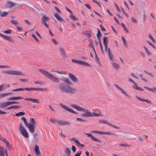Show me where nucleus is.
<instances>
[{"mask_svg":"<svg viewBox=\"0 0 156 156\" xmlns=\"http://www.w3.org/2000/svg\"><path fill=\"white\" fill-rule=\"evenodd\" d=\"M61 81L65 82L60 83L58 85V87L60 91L70 94H73L75 93L76 91V89L70 85L71 84V82L67 78H61Z\"/></svg>","mask_w":156,"mask_h":156,"instance_id":"nucleus-1","label":"nucleus"},{"mask_svg":"<svg viewBox=\"0 0 156 156\" xmlns=\"http://www.w3.org/2000/svg\"><path fill=\"white\" fill-rule=\"evenodd\" d=\"M71 106L78 111H83L84 112V113L81 114L80 115L81 117H91L94 116L97 117L99 116L101 114L100 111L99 109L95 110V111L97 113L95 112H94L91 113L87 109H85L75 105H71Z\"/></svg>","mask_w":156,"mask_h":156,"instance_id":"nucleus-2","label":"nucleus"},{"mask_svg":"<svg viewBox=\"0 0 156 156\" xmlns=\"http://www.w3.org/2000/svg\"><path fill=\"white\" fill-rule=\"evenodd\" d=\"M39 70L45 77L50 79L52 81L55 82L56 83L59 82L60 81L57 78L48 72L42 69H39Z\"/></svg>","mask_w":156,"mask_h":156,"instance_id":"nucleus-3","label":"nucleus"},{"mask_svg":"<svg viewBox=\"0 0 156 156\" xmlns=\"http://www.w3.org/2000/svg\"><path fill=\"white\" fill-rule=\"evenodd\" d=\"M19 130L21 134L25 137L27 138L29 136L28 133L25 128L22 126L21 124H20L19 126Z\"/></svg>","mask_w":156,"mask_h":156,"instance_id":"nucleus-4","label":"nucleus"},{"mask_svg":"<svg viewBox=\"0 0 156 156\" xmlns=\"http://www.w3.org/2000/svg\"><path fill=\"white\" fill-rule=\"evenodd\" d=\"M3 73H5L10 75H23L21 72L19 71L14 70H6L3 72Z\"/></svg>","mask_w":156,"mask_h":156,"instance_id":"nucleus-5","label":"nucleus"},{"mask_svg":"<svg viewBox=\"0 0 156 156\" xmlns=\"http://www.w3.org/2000/svg\"><path fill=\"white\" fill-rule=\"evenodd\" d=\"M59 105L63 108V109H65L66 111H68V112H71L72 113L77 114L78 113L74 111L72 109L70 108H69V107H67L66 105H63V104L62 103H59Z\"/></svg>","mask_w":156,"mask_h":156,"instance_id":"nucleus-6","label":"nucleus"},{"mask_svg":"<svg viewBox=\"0 0 156 156\" xmlns=\"http://www.w3.org/2000/svg\"><path fill=\"white\" fill-rule=\"evenodd\" d=\"M24 90H28L29 91L31 90L43 91L46 90V89L36 87H26L24 88Z\"/></svg>","mask_w":156,"mask_h":156,"instance_id":"nucleus-7","label":"nucleus"},{"mask_svg":"<svg viewBox=\"0 0 156 156\" xmlns=\"http://www.w3.org/2000/svg\"><path fill=\"white\" fill-rule=\"evenodd\" d=\"M69 76L72 82L74 83H76L78 82V80L76 77L72 73H69Z\"/></svg>","mask_w":156,"mask_h":156,"instance_id":"nucleus-8","label":"nucleus"},{"mask_svg":"<svg viewBox=\"0 0 156 156\" xmlns=\"http://www.w3.org/2000/svg\"><path fill=\"white\" fill-rule=\"evenodd\" d=\"M85 134L87 135V137H90L91 138V139L94 140L95 141H97L98 142H99L100 143L101 142V141L98 139L95 138L94 136H93L92 134H90L89 133H86Z\"/></svg>","mask_w":156,"mask_h":156,"instance_id":"nucleus-9","label":"nucleus"},{"mask_svg":"<svg viewBox=\"0 0 156 156\" xmlns=\"http://www.w3.org/2000/svg\"><path fill=\"white\" fill-rule=\"evenodd\" d=\"M26 126L28 127L30 132L31 133H33L34 132L35 128L34 127V125H33V124L31 123H29Z\"/></svg>","mask_w":156,"mask_h":156,"instance_id":"nucleus-10","label":"nucleus"},{"mask_svg":"<svg viewBox=\"0 0 156 156\" xmlns=\"http://www.w3.org/2000/svg\"><path fill=\"white\" fill-rule=\"evenodd\" d=\"M5 155L8 156L7 151H5L3 148L0 146V156H5Z\"/></svg>","mask_w":156,"mask_h":156,"instance_id":"nucleus-11","label":"nucleus"},{"mask_svg":"<svg viewBox=\"0 0 156 156\" xmlns=\"http://www.w3.org/2000/svg\"><path fill=\"white\" fill-rule=\"evenodd\" d=\"M34 152L36 156H39L41 154V153L39 150V147L37 144H36L35 146Z\"/></svg>","mask_w":156,"mask_h":156,"instance_id":"nucleus-12","label":"nucleus"},{"mask_svg":"<svg viewBox=\"0 0 156 156\" xmlns=\"http://www.w3.org/2000/svg\"><path fill=\"white\" fill-rule=\"evenodd\" d=\"M10 105L9 101H6L0 103V108H4Z\"/></svg>","mask_w":156,"mask_h":156,"instance_id":"nucleus-13","label":"nucleus"},{"mask_svg":"<svg viewBox=\"0 0 156 156\" xmlns=\"http://www.w3.org/2000/svg\"><path fill=\"white\" fill-rule=\"evenodd\" d=\"M25 100L27 101H30L31 102H33L34 103H39V101L38 99H36L35 98H25Z\"/></svg>","mask_w":156,"mask_h":156,"instance_id":"nucleus-14","label":"nucleus"},{"mask_svg":"<svg viewBox=\"0 0 156 156\" xmlns=\"http://www.w3.org/2000/svg\"><path fill=\"white\" fill-rule=\"evenodd\" d=\"M58 124L61 126L69 125L70 123L66 121H62L59 120Z\"/></svg>","mask_w":156,"mask_h":156,"instance_id":"nucleus-15","label":"nucleus"},{"mask_svg":"<svg viewBox=\"0 0 156 156\" xmlns=\"http://www.w3.org/2000/svg\"><path fill=\"white\" fill-rule=\"evenodd\" d=\"M23 99V97L20 96H18L16 97H11L7 99V100L8 101L11 100V101H14V100H16L18 99Z\"/></svg>","mask_w":156,"mask_h":156,"instance_id":"nucleus-16","label":"nucleus"},{"mask_svg":"<svg viewBox=\"0 0 156 156\" xmlns=\"http://www.w3.org/2000/svg\"><path fill=\"white\" fill-rule=\"evenodd\" d=\"M15 4L14 3L9 2L5 4V6L6 8H10L13 6Z\"/></svg>","mask_w":156,"mask_h":156,"instance_id":"nucleus-17","label":"nucleus"},{"mask_svg":"<svg viewBox=\"0 0 156 156\" xmlns=\"http://www.w3.org/2000/svg\"><path fill=\"white\" fill-rule=\"evenodd\" d=\"M54 16L58 21L63 22L64 21V20L62 19L57 13H55L54 14Z\"/></svg>","mask_w":156,"mask_h":156,"instance_id":"nucleus-18","label":"nucleus"},{"mask_svg":"<svg viewBox=\"0 0 156 156\" xmlns=\"http://www.w3.org/2000/svg\"><path fill=\"white\" fill-rule=\"evenodd\" d=\"M114 85L115 86L118 88L125 95L128 96L129 98H130V97L128 94H127L125 92V90H123L122 88H121V87H119L118 85H117L116 84H115Z\"/></svg>","mask_w":156,"mask_h":156,"instance_id":"nucleus-19","label":"nucleus"},{"mask_svg":"<svg viewBox=\"0 0 156 156\" xmlns=\"http://www.w3.org/2000/svg\"><path fill=\"white\" fill-rule=\"evenodd\" d=\"M81 65L87 66H90L91 65L86 62L80 60L79 64Z\"/></svg>","mask_w":156,"mask_h":156,"instance_id":"nucleus-20","label":"nucleus"},{"mask_svg":"<svg viewBox=\"0 0 156 156\" xmlns=\"http://www.w3.org/2000/svg\"><path fill=\"white\" fill-rule=\"evenodd\" d=\"M12 94V93H7L0 94V99L4 98L7 96L9 95Z\"/></svg>","mask_w":156,"mask_h":156,"instance_id":"nucleus-21","label":"nucleus"},{"mask_svg":"<svg viewBox=\"0 0 156 156\" xmlns=\"http://www.w3.org/2000/svg\"><path fill=\"white\" fill-rule=\"evenodd\" d=\"M21 108V106L18 105H12L8 107L6 109L7 110L10 109H17Z\"/></svg>","mask_w":156,"mask_h":156,"instance_id":"nucleus-22","label":"nucleus"},{"mask_svg":"<svg viewBox=\"0 0 156 156\" xmlns=\"http://www.w3.org/2000/svg\"><path fill=\"white\" fill-rule=\"evenodd\" d=\"M133 88L134 89H137L139 90L143 91L144 89L143 88H141L140 87H138L137 86V84L135 82L134 83Z\"/></svg>","mask_w":156,"mask_h":156,"instance_id":"nucleus-23","label":"nucleus"},{"mask_svg":"<svg viewBox=\"0 0 156 156\" xmlns=\"http://www.w3.org/2000/svg\"><path fill=\"white\" fill-rule=\"evenodd\" d=\"M144 88L148 90L153 92H155V90H156V89H155L156 87H154L153 88H150L147 86H144Z\"/></svg>","mask_w":156,"mask_h":156,"instance_id":"nucleus-24","label":"nucleus"},{"mask_svg":"<svg viewBox=\"0 0 156 156\" xmlns=\"http://www.w3.org/2000/svg\"><path fill=\"white\" fill-rule=\"evenodd\" d=\"M4 37V38L8 41L11 42H13L14 41V40L10 36L5 35Z\"/></svg>","mask_w":156,"mask_h":156,"instance_id":"nucleus-25","label":"nucleus"},{"mask_svg":"<svg viewBox=\"0 0 156 156\" xmlns=\"http://www.w3.org/2000/svg\"><path fill=\"white\" fill-rule=\"evenodd\" d=\"M108 57L110 59L111 61H113L114 58L113 57L112 55V54L111 52L110 51V49H108Z\"/></svg>","mask_w":156,"mask_h":156,"instance_id":"nucleus-26","label":"nucleus"},{"mask_svg":"<svg viewBox=\"0 0 156 156\" xmlns=\"http://www.w3.org/2000/svg\"><path fill=\"white\" fill-rule=\"evenodd\" d=\"M112 64L113 67L115 69V70H117L119 69V66L116 63L114 62H112Z\"/></svg>","mask_w":156,"mask_h":156,"instance_id":"nucleus-27","label":"nucleus"},{"mask_svg":"<svg viewBox=\"0 0 156 156\" xmlns=\"http://www.w3.org/2000/svg\"><path fill=\"white\" fill-rule=\"evenodd\" d=\"M61 55L63 56H65V51L62 48H60L59 49Z\"/></svg>","mask_w":156,"mask_h":156,"instance_id":"nucleus-28","label":"nucleus"},{"mask_svg":"<svg viewBox=\"0 0 156 156\" xmlns=\"http://www.w3.org/2000/svg\"><path fill=\"white\" fill-rule=\"evenodd\" d=\"M49 20V17H47L45 16H44L42 18V22H46L48 21Z\"/></svg>","mask_w":156,"mask_h":156,"instance_id":"nucleus-29","label":"nucleus"},{"mask_svg":"<svg viewBox=\"0 0 156 156\" xmlns=\"http://www.w3.org/2000/svg\"><path fill=\"white\" fill-rule=\"evenodd\" d=\"M50 120L51 122L52 123H56L58 124V122H59V120H57V119H55L50 118Z\"/></svg>","mask_w":156,"mask_h":156,"instance_id":"nucleus-30","label":"nucleus"},{"mask_svg":"<svg viewBox=\"0 0 156 156\" xmlns=\"http://www.w3.org/2000/svg\"><path fill=\"white\" fill-rule=\"evenodd\" d=\"M103 42L104 45H108V37H103Z\"/></svg>","mask_w":156,"mask_h":156,"instance_id":"nucleus-31","label":"nucleus"},{"mask_svg":"<svg viewBox=\"0 0 156 156\" xmlns=\"http://www.w3.org/2000/svg\"><path fill=\"white\" fill-rule=\"evenodd\" d=\"M65 154L68 156H69L71 154V151L68 148H66L65 151Z\"/></svg>","mask_w":156,"mask_h":156,"instance_id":"nucleus-32","label":"nucleus"},{"mask_svg":"<svg viewBox=\"0 0 156 156\" xmlns=\"http://www.w3.org/2000/svg\"><path fill=\"white\" fill-rule=\"evenodd\" d=\"M69 16L70 18L74 20H78L77 18L74 15H72V13L69 15Z\"/></svg>","mask_w":156,"mask_h":156,"instance_id":"nucleus-33","label":"nucleus"},{"mask_svg":"<svg viewBox=\"0 0 156 156\" xmlns=\"http://www.w3.org/2000/svg\"><path fill=\"white\" fill-rule=\"evenodd\" d=\"M54 72L56 73H57L59 74H65V75H66L67 74V73L65 71H60L58 70V71H54Z\"/></svg>","mask_w":156,"mask_h":156,"instance_id":"nucleus-34","label":"nucleus"},{"mask_svg":"<svg viewBox=\"0 0 156 156\" xmlns=\"http://www.w3.org/2000/svg\"><path fill=\"white\" fill-rule=\"evenodd\" d=\"M143 47L144 48V49H145V50L148 55H151V53L148 50V49L146 48V47L145 46H144Z\"/></svg>","mask_w":156,"mask_h":156,"instance_id":"nucleus-35","label":"nucleus"},{"mask_svg":"<svg viewBox=\"0 0 156 156\" xmlns=\"http://www.w3.org/2000/svg\"><path fill=\"white\" fill-rule=\"evenodd\" d=\"M25 112H20L15 114V115L17 116H22L24 115Z\"/></svg>","mask_w":156,"mask_h":156,"instance_id":"nucleus-36","label":"nucleus"},{"mask_svg":"<svg viewBox=\"0 0 156 156\" xmlns=\"http://www.w3.org/2000/svg\"><path fill=\"white\" fill-rule=\"evenodd\" d=\"M30 122L31 123V124H33V125H35L36 124V121H35L34 119L33 118H30Z\"/></svg>","mask_w":156,"mask_h":156,"instance_id":"nucleus-37","label":"nucleus"},{"mask_svg":"<svg viewBox=\"0 0 156 156\" xmlns=\"http://www.w3.org/2000/svg\"><path fill=\"white\" fill-rule=\"evenodd\" d=\"M8 14V13L5 11H4L2 12H1L0 16L2 17H5V16Z\"/></svg>","mask_w":156,"mask_h":156,"instance_id":"nucleus-38","label":"nucleus"},{"mask_svg":"<svg viewBox=\"0 0 156 156\" xmlns=\"http://www.w3.org/2000/svg\"><path fill=\"white\" fill-rule=\"evenodd\" d=\"M83 34L84 35L88 36V38L90 37L91 36V34L90 33H88L87 31L83 32Z\"/></svg>","mask_w":156,"mask_h":156,"instance_id":"nucleus-39","label":"nucleus"},{"mask_svg":"<svg viewBox=\"0 0 156 156\" xmlns=\"http://www.w3.org/2000/svg\"><path fill=\"white\" fill-rule=\"evenodd\" d=\"M21 119L23 121L24 124L26 126H27L29 124L27 122L26 119L24 117H22L21 118Z\"/></svg>","mask_w":156,"mask_h":156,"instance_id":"nucleus-40","label":"nucleus"},{"mask_svg":"<svg viewBox=\"0 0 156 156\" xmlns=\"http://www.w3.org/2000/svg\"><path fill=\"white\" fill-rule=\"evenodd\" d=\"M121 26L124 29V30L127 33H129L126 27L125 26V25L123 23H122Z\"/></svg>","mask_w":156,"mask_h":156,"instance_id":"nucleus-41","label":"nucleus"},{"mask_svg":"<svg viewBox=\"0 0 156 156\" xmlns=\"http://www.w3.org/2000/svg\"><path fill=\"white\" fill-rule=\"evenodd\" d=\"M95 61L97 62L98 63H99V64H100V60L99 59V58H98V56L96 54V53H95Z\"/></svg>","mask_w":156,"mask_h":156,"instance_id":"nucleus-42","label":"nucleus"},{"mask_svg":"<svg viewBox=\"0 0 156 156\" xmlns=\"http://www.w3.org/2000/svg\"><path fill=\"white\" fill-rule=\"evenodd\" d=\"M148 37L149 38L151 39L152 41H153V42L154 43H155L156 41L154 39V38L153 37L151 36V34H149L148 35Z\"/></svg>","mask_w":156,"mask_h":156,"instance_id":"nucleus-43","label":"nucleus"},{"mask_svg":"<svg viewBox=\"0 0 156 156\" xmlns=\"http://www.w3.org/2000/svg\"><path fill=\"white\" fill-rule=\"evenodd\" d=\"M99 122L105 124H107V123H108V122L107 121L104 119H101L100 120Z\"/></svg>","mask_w":156,"mask_h":156,"instance_id":"nucleus-44","label":"nucleus"},{"mask_svg":"<svg viewBox=\"0 0 156 156\" xmlns=\"http://www.w3.org/2000/svg\"><path fill=\"white\" fill-rule=\"evenodd\" d=\"M122 40L123 41V43L125 45V46H127V42L125 40V38L124 37H122Z\"/></svg>","mask_w":156,"mask_h":156,"instance_id":"nucleus-45","label":"nucleus"},{"mask_svg":"<svg viewBox=\"0 0 156 156\" xmlns=\"http://www.w3.org/2000/svg\"><path fill=\"white\" fill-rule=\"evenodd\" d=\"M119 146H122V147H130V145H129L128 144H119Z\"/></svg>","mask_w":156,"mask_h":156,"instance_id":"nucleus-46","label":"nucleus"},{"mask_svg":"<svg viewBox=\"0 0 156 156\" xmlns=\"http://www.w3.org/2000/svg\"><path fill=\"white\" fill-rule=\"evenodd\" d=\"M24 90V88H19L15 89H13L12 90V91H22Z\"/></svg>","mask_w":156,"mask_h":156,"instance_id":"nucleus-47","label":"nucleus"},{"mask_svg":"<svg viewBox=\"0 0 156 156\" xmlns=\"http://www.w3.org/2000/svg\"><path fill=\"white\" fill-rule=\"evenodd\" d=\"M98 43H99V44H100V48L101 49V52L102 53H103L104 51H103V49L102 48V45L101 44V41H99Z\"/></svg>","mask_w":156,"mask_h":156,"instance_id":"nucleus-48","label":"nucleus"},{"mask_svg":"<svg viewBox=\"0 0 156 156\" xmlns=\"http://www.w3.org/2000/svg\"><path fill=\"white\" fill-rule=\"evenodd\" d=\"M131 21L132 22L136 23L137 22L136 20L133 17H131Z\"/></svg>","mask_w":156,"mask_h":156,"instance_id":"nucleus-49","label":"nucleus"},{"mask_svg":"<svg viewBox=\"0 0 156 156\" xmlns=\"http://www.w3.org/2000/svg\"><path fill=\"white\" fill-rule=\"evenodd\" d=\"M12 32V30L11 29H9V30H6L4 31V33L6 34H9L11 33Z\"/></svg>","mask_w":156,"mask_h":156,"instance_id":"nucleus-50","label":"nucleus"},{"mask_svg":"<svg viewBox=\"0 0 156 156\" xmlns=\"http://www.w3.org/2000/svg\"><path fill=\"white\" fill-rule=\"evenodd\" d=\"M76 144L80 146V147H84L85 146V145L83 144H80L79 141Z\"/></svg>","mask_w":156,"mask_h":156,"instance_id":"nucleus-51","label":"nucleus"},{"mask_svg":"<svg viewBox=\"0 0 156 156\" xmlns=\"http://www.w3.org/2000/svg\"><path fill=\"white\" fill-rule=\"evenodd\" d=\"M89 46L90 47H92V46H94L93 44V41L92 40L90 39L89 40Z\"/></svg>","mask_w":156,"mask_h":156,"instance_id":"nucleus-52","label":"nucleus"},{"mask_svg":"<svg viewBox=\"0 0 156 156\" xmlns=\"http://www.w3.org/2000/svg\"><path fill=\"white\" fill-rule=\"evenodd\" d=\"M71 149L73 153L76 152V147L72 145Z\"/></svg>","mask_w":156,"mask_h":156,"instance_id":"nucleus-53","label":"nucleus"},{"mask_svg":"<svg viewBox=\"0 0 156 156\" xmlns=\"http://www.w3.org/2000/svg\"><path fill=\"white\" fill-rule=\"evenodd\" d=\"M9 103L10 105H12L14 104H19V103L16 101H9Z\"/></svg>","mask_w":156,"mask_h":156,"instance_id":"nucleus-54","label":"nucleus"},{"mask_svg":"<svg viewBox=\"0 0 156 156\" xmlns=\"http://www.w3.org/2000/svg\"><path fill=\"white\" fill-rule=\"evenodd\" d=\"M34 83L35 84H39L40 85H41L42 84V82L40 81H34Z\"/></svg>","mask_w":156,"mask_h":156,"instance_id":"nucleus-55","label":"nucleus"},{"mask_svg":"<svg viewBox=\"0 0 156 156\" xmlns=\"http://www.w3.org/2000/svg\"><path fill=\"white\" fill-rule=\"evenodd\" d=\"M144 72L145 73L149 75V76H151V77H154V76L151 73H148L147 71L144 70Z\"/></svg>","mask_w":156,"mask_h":156,"instance_id":"nucleus-56","label":"nucleus"},{"mask_svg":"<svg viewBox=\"0 0 156 156\" xmlns=\"http://www.w3.org/2000/svg\"><path fill=\"white\" fill-rule=\"evenodd\" d=\"M97 36V38H98L99 41H101V39H100V37L101 36V33L99 32V33H98Z\"/></svg>","mask_w":156,"mask_h":156,"instance_id":"nucleus-57","label":"nucleus"},{"mask_svg":"<svg viewBox=\"0 0 156 156\" xmlns=\"http://www.w3.org/2000/svg\"><path fill=\"white\" fill-rule=\"evenodd\" d=\"M10 22L14 25H16L17 24V22L15 20H12L10 21Z\"/></svg>","mask_w":156,"mask_h":156,"instance_id":"nucleus-58","label":"nucleus"},{"mask_svg":"<svg viewBox=\"0 0 156 156\" xmlns=\"http://www.w3.org/2000/svg\"><path fill=\"white\" fill-rule=\"evenodd\" d=\"M105 50L106 52H108V49H110L109 48H108V45H105Z\"/></svg>","mask_w":156,"mask_h":156,"instance_id":"nucleus-59","label":"nucleus"},{"mask_svg":"<svg viewBox=\"0 0 156 156\" xmlns=\"http://www.w3.org/2000/svg\"><path fill=\"white\" fill-rule=\"evenodd\" d=\"M19 80L23 82H27L28 81V80L26 79H20Z\"/></svg>","mask_w":156,"mask_h":156,"instance_id":"nucleus-60","label":"nucleus"},{"mask_svg":"<svg viewBox=\"0 0 156 156\" xmlns=\"http://www.w3.org/2000/svg\"><path fill=\"white\" fill-rule=\"evenodd\" d=\"M147 42L153 48H154L155 49H156V47L154 46L153 44L151 43L150 42L148 41H147Z\"/></svg>","mask_w":156,"mask_h":156,"instance_id":"nucleus-61","label":"nucleus"},{"mask_svg":"<svg viewBox=\"0 0 156 156\" xmlns=\"http://www.w3.org/2000/svg\"><path fill=\"white\" fill-rule=\"evenodd\" d=\"M76 120L78 121H81L82 122H85V120L83 119L80 118H77Z\"/></svg>","mask_w":156,"mask_h":156,"instance_id":"nucleus-62","label":"nucleus"},{"mask_svg":"<svg viewBox=\"0 0 156 156\" xmlns=\"http://www.w3.org/2000/svg\"><path fill=\"white\" fill-rule=\"evenodd\" d=\"M136 97L137 99L139 101H144V99H142V98H140V97H138L137 96H136Z\"/></svg>","mask_w":156,"mask_h":156,"instance_id":"nucleus-63","label":"nucleus"},{"mask_svg":"<svg viewBox=\"0 0 156 156\" xmlns=\"http://www.w3.org/2000/svg\"><path fill=\"white\" fill-rule=\"evenodd\" d=\"M42 23L47 28L49 29V26L47 24L46 22H42Z\"/></svg>","mask_w":156,"mask_h":156,"instance_id":"nucleus-64","label":"nucleus"}]
</instances>
